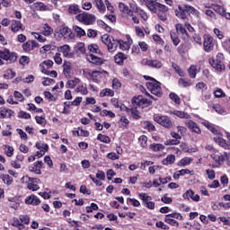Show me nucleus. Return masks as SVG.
I'll list each match as a JSON object with an SVG mask.
<instances>
[{"mask_svg": "<svg viewBox=\"0 0 230 230\" xmlns=\"http://www.w3.org/2000/svg\"><path fill=\"white\" fill-rule=\"evenodd\" d=\"M213 10L217 12V13H219V15H221L222 17H225L226 19H230V13H226L224 6L214 4Z\"/></svg>", "mask_w": 230, "mask_h": 230, "instance_id": "nucleus-26", "label": "nucleus"}, {"mask_svg": "<svg viewBox=\"0 0 230 230\" xmlns=\"http://www.w3.org/2000/svg\"><path fill=\"white\" fill-rule=\"evenodd\" d=\"M129 6L130 8L124 3L119 4V9L120 12H122V13H126L127 15H132V12H134L133 8H136V4H130Z\"/></svg>", "mask_w": 230, "mask_h": 230, "instance_id": "nucleus-17", "label": "nucleus"}, {"mask_svg": "<svg viewBox=\"0 0 230 230\" xmlns=\"http://www.w3.org/2000/svg\"><path fill=\"white\" fill-rule=\"evenodd\" d=\"M213 109L217 114H226V110L223 107H221L220 104H214Z\"/></svg>", "mask_w": 230, "mask_h": 230, "instance_id": "nucleus-63", "label": "nucleus"}, {"mask_svg": "<svg viewBox=\"0 0 230 230\" xmlns=\"http://www.w3.org/2000/svg\"><path fill=\"white\" fill-rule=\"evenodd\" d=\"M138 198L142 200V206L147 209H155V202L152 201L150 195L145 192L138 193Z\"/></svg>", "mask_w": 230, "mask_h": 230, "instance_id": "nucleus-8", "label": "nucleus"}, {"mask_svg": "<svg viewBox=\"0 0 230 230\" xmlns=\"http://www.w3.org/2000/svg\"><path fill=\"white\" fill-rule=\"evenodd\" d=\"M58 51H59V53H62V55H63V57H65V58H73V57L75 56L71 52V47L67 44L58 47Z\"/></svg>", "mask_w": 230, "mask_h": 230, "instance_id": "nucleus-15", "label": "nucleus"}, {"mask_svg": "<svg viewBox=\"0 0 230 230\" xmlns=\"http://www.w3.org/2000/svg\"><path fill=\"white\" fill-rule=\"evenodd\" d=\"M202 125H204V127H206L208 130H210V132H212V134H214L216 137H220V136H222L218 128H217L215 125H213L211 122L204 121L202 122Z\"/></svg>", "mask_w": 230, "mask_h": 230, "instance_id": "nucleus-22", "label": "nucleus"}, {"mask_svg": "<svg viewBox=\"0 0 230 230\" xmlns=\"http://www.w3.org/2000/svg\"><path fill=\"white\" fill-rule=\"evenodd\" d=\"M223 48L226 51L230 53V39L225 40V42H223Z\"/></svg>", "mask_w": 230, "mask_h": 230, "instance_id": "nucleus-64", "label": "nucleus"}, {"mask_svg": "<svg viewBox=\"0 0 230 230\" xmlns=\"http://www.w3.org/2000/svg\"><path fill=\"white\" fill-rule=\"evenodd\" d=\"M36 147L38 148V150H40V152H44L45 154L46 152H48V149L49 148L48 146V144H44V143H37Z\"/></svg>", "mask_w": 230, "mask_h": 230, "instance_id": "nucleus-58", "label": "nucleus"}, {"mask_svg": "<svg viewBox=\"0 0 230 230\" xmlns=\"http://www.w3.org/2000/svg\"><path fill=\"white\" fill-rule=\"evenodd\" d=\"M191 81H188L184 78H180L179 80V86L180 87H190Z\"/></svg>", "mask_w": 230, "mask_h": 230, "instance_id": "nucleus-57", "label": "nucleus"}, {"mask_svg": "<svg viewBox=\"0 0 230 230\" xmlns=\"http://www.w3.org/2000/svg\"><path fill=\"white\" fill-rule=\"evenodd\" d=\"M176 17L179 19H186L188 17V5H179L178 9L175 11Z\"/></svg>", "mask_w": 230, "mask_h": 230, "instance_id": "nucleus-19", "label": "nucleus"}, {"mask_svg": "<svg viewBox=\"0 0 230 230\" xmlns=\"http://www.w3.org/2000/svg\"><path fill=\"white\" fill-rule=\"evenodd\" d=\"M144 127H145V128H146V130H148L149 132H154V131H155V126H154V124H152V122H150V121H145V122H144Z\"/></svg>", "mask_w": 230, "mask_h": 230, "instance_id": "nucleus-62", "label": "nucleus"}, {"mask_svg": "<svg viewBox=\"0 0 230 230\" xmlns=\"http://www.w3.org/2000/svg\"><path fill=\"white\" fill-rule=\"evenodd\" d=\"M171 39L174 46H179L181 40H179V35L177 32H171Z\"/></svg>", "mask_w": 230, "mask_h": 230, "instance_id": "nucleus-54", "label": "nucleus"}, {"mask_svg": "<svg viewBox=\"0 0 230 230\" xmlns=\"http://www.w3.org/2000/svg\"><path fill=\"white\" fill-rule=\"evenodd\" d=\"M88 49L89 51H91V53H102V51H100V47L97 44H91L88 46Z\"/></svg>", "mask_w": 230, "mask_h": 230, "instance_id": "nucleus-56", "label": "nucleus"}, {"mask_svg": "<svg viewBox=\"0 0 230 230\" xmlns=\"http://www.w3.org/2000/svg\"><path fill=\"white\" fill-rule=\"evenodd\" d=\"M145 80H148L146 83V85L150 91L151 94H155V96H162L163 95V89L161 88V83L155 80L154 77L144 75Z\"/></svg>", "mask_w": 230, "mask_h": 230, "instance_id": "nucleus-2", "label": "nucleus"}, {"mask_svg": "<svg viewBox=\"0 0 230 230\" xmlns=\"http://www.w3.org/2000/svg\"><path fill=\"white\" fill-rule=\"evenodd\" d=\"M80 12H82V10H80V6L76 4H71L68 7V13L72 15H77Z\"/></svg>", "mask_w": 230, "mask_h": 230, "instance_id": "nucleus-39", "label": "nucleus"}, {"mask_svg": "<svg viewBox=\"0 0 230 230\" xmlns=\"http://www.w3.org/2000/svg\"><path fill=\"white\" fill-rule=\"evenodd\" d=\"M97 24L98 26H100V28H102V30H105V31H111V26L107 25V23H105V22L102 20H98Z\"/></svg>", "mask_w": 230, "mask_h": 230, "instance_id": "nucleus-59", "label": "nucleus"}, {"mask_svg": "<svg viewBox=\"0 0 230 230\" xmlns=\"http://www.w3.org/2000/svg\"><path fill=\"white\" fill-rule=\"evenodd\" d=\"M171 114H173V116H177V118H181V119H190L191 116L186 111H171Z\"/></svg>", "mask_w": 230, "mask_h": 230, "instance_id": "nucleus-32", "label": "nucleus"}, {"mask_svg": "<svg viewBox=\"0 0 230 230\" xmlns=\"http://www.w3.org/2000/svg\"><path fill=\"white\" fill-rule=\"evenodd\" d=\"M188 71H189V75L191 78H196L197 73H198L197 66L191 65Z\"/></svg>", "mask_w": 230, "mask_h": 230, "instance_id": "nucleus-55", "label": "nucleus"}, {"mask_svg": "<svg viewBox=\"0 0 230 230\" xmlns=\"http://www.w3.org/2000/svg\"><path fill=\"white\" fill-rule=\"evenodd\" d=\"M102 42L107 46V49L110 53H114V51L118 49V46H119L122 51H128V49H130V46H132L128 41L114 40V38L109 34L102 36Z\"/></svg>", "mask_w": 230, "mask_h": 230, "instance_id": "nucleus-1", "label": "nucleus"}, {"mask_svg": "<svg viewBox=\"0 0 230 230\" xmlns=\"http://www.w3.org/2000/svg\"><path fill=\"white\" fill-rule=\"evenodd\" d=\"M131 116L134 119H141V113L137 111V108L131 109Z\"/></svg>", "mask_w": 230, "mask_h": 230, "instance_id": "nucleus-60", "label": "nucleus"}, {"mask_svg": "<svg viewBox=\"0 0 230 230\" xmlns=\"http://www.w3.org/2000/svg\"><path fill=\"white\" fill-rule=\"evenodd\" d=\"M36 48H39V43L35 40H28L22 45V49L25 53H30V51H33Z\"/></svg>", "mask_w": 230, "mask_h": 230, "instance_id": "nucleus-18", "label": "nucleus"}, {"mask_svg": "<svg viewBox=\"0 0 230 230\" xmlns=\"http://www.w3.org/2000/svg\"><path fill=\"white\" fill-rule=\"evenodd\" d=\"M101 98H105V96L112 97L114 96V92L111 88L102 89L100 93Z\"/></svg>", "mask_w": 230, "mask_h": 230, "instance_id": "nucleus-44", "label": "nucleus"}, {"mask_svg": "<svg viewBox=\"0 0 230 230\" xmlns=\"http://www.w3.org/2000/svg\"><path fill=\"white\" fill-rule=\"evenodd\" d=\"M176 31L181 37H189L188 31H186V27L183 24L178 23L175 25Z\"/></svg>", "mask_w": 230, "mask_h": 230, "instance_id": "nucleus-35", "label": "nucleus"}, {"mask_svg": "<svg viewBox=\"0 0 230 230\" xmlns=\"http://www.w3.org/2000/svg\"><path fill=\"white\" fill-rule=\"evenodd\" d=\"M14 112L13 111L8 109V108H1L0 109V119H4L6 118H12L13 116Z\"/></svg>", "mask_w": 230, "mask_h": 230, "instance_id": "nucleus-30", "label": "nucleus"}, {"mask_svg": "<svg viewBox=\"0 0 230 230\" xmlns=\"http://www.w3.org/2000/svg\"><path fill=\"white\" fill-rule=\"evenodd\" d=\"M21 181L22 183H27V188L28 190H31V191H38V190L40 189V187H39V184H40V180L39 178H31L26 175L23 176Z\"/></svg>", "mask_w": 230, "mask_h": 230, "instance_id": "nucleus-4", "label": "nucleus"}, {"mask_svg": "<svg viewBox=\"0 0 230 230\" xmlns=\"http://www.w3.org/2000/svg\"><path fill=\"white\" fill-rule=\"evenodd\" d=\"M11 30L13 33H17V31H24V25L22 22L18 20H13L11 24Z\"/></svg>", "mask_w": 230, "mask_h": 230, "instance_id": "nucleus-25", "label": "nucleus"}, {"mask_svg": "<svg viewBox=\"0 0 230 230\" xmlns=\"http://www.w3.org/2000/svg\"><path fill=\"white\" fill-rule=\"evenodd\" d=\"M35 10H38L40 12H48L49 10V6L44 4L42 2H36L33 4Z\"/></svg>", "mask_w": 230, "mask_h": 230, "instance_id": "nucleus-37", "label": "nucleus"}, {"mask_svg": "<svg viewBox=\"0 0 230 230\" xmlns=\"http://www.w3.org/2000/svg\"><path fill=\"white\" fill-rule=\"evenodd\" d=\"M88 62H91L92 64H94L95 66H103L105 64V59L102 58H98L93 54H90L87 56Z\"/></svg>", "mask_w": 230, "mask_h": 230, "instance_id": "nucleus-24", "label": "nucleus"}, {"mask_svg": "<svg viewBox=\"0 0 230 230\" xmlns=\"http://www.w3.org/2000/svg\"><path fill=\"white\" fill-rule=\"evenodd\" d=\"M132 103H134V105H137V107H141V109H145V107L152 105V102H150L146 98H144L143 95L134 97L132 100Z\"/></svg>", "mask_w": 230, "mask_h": 230, "instance_id": "nucleus-11", "label": "nucleus"}, {"mask_svg": "<svg viewBox=\"0 0 230 230\" xmlns=\"http://www.w3.org/2000/svg\"><path fill=\"white\" fill-rule=\"evenodd\" d=\"M142 64L154 69H161L163 67V62L159 59H143Z\"/></svg>", "mask_w": 230, "mask_h": 230, "instance_id": "nucleus-13", "label": "nucleus"}, {"mask_svg": "<svg viewBox=\"0 0 230 230\" xmlns=\"http://www.w3.org/2000/svg\"><path fill=\"white\" fill-rule=\"evenodd\" d=\"M133 12L135 13H139V15L143 19V21H148V14H146V13L145 11L139 9V7L136 6L135 8H133Z\"/></svg>", "mask_w": 230, "mask_h": 230, "instance_id": "nucleus-42", "label": "nucleus"}, {"mask_svg": "<svg viewBox=\"0 0 230 230\" xmlns=\"http://www.w3.org/2000/svg\"><path fill=\"white\" fill-rule=\"evenodd\" d=\"M72 69H73V67L71 66V62L65 61L64 64H63V72H64V75L66 78L71 76Z\"/></svg>", "mask_w": 230, "mask_h": 230, "instance_id": "nucleus-34", "label": "nucleus"}, {"mask_svg": "<svg viewBox=\"0 0 230 230\" xmlns=\"http://www.w3.org/2000/svg\"><path fill=\"white\" fill-rule=\"evenodd\" d=\"M153 119L154 121L158 123V125L164 127V128H172V127H173V122L172 121V119H170V117L166 115L155 114Z\"/></svg>", "mask_w": 230, "mask_h": 230, "instance_id": "nucleus-6", "label": "nucleus"}, {"mask_svg": "<svg viewBox=\"0 0 230 230\" xmlns=\"http://www.w3.org/2000/svg\"><path fill=\"white\" fill-rule=\"evenodd\" d=\"M184 123L190 132H194V134H202V130H200L199 124H197L192 119H189L185 120Z\"/></svg>", "mask_w": 230, "mask_h": 230, "instance_id": "nucleus-12", "label": "nucleus"}, {"mask_svg": "<svg viewBox=\"0 0 230 230\" xmlns=\"http://www.w3.org/2000/svg\"><path fill=\"white\" fill-rule=\"evenodd\" d=\"M141 4H146V8L152 12V13H157V6L159 2L148 1V0H138Z\"/></svg>", "mask_w": 230, "mask_h": 230, "instance_id": "nucleus-14", "label": "nucleus"}, {"mask_svg": "<svg viewBox=\"0 0 230 230\" xmlns=\"http://www.w3.org/2000/svg\"><path fill=\"white\" fill-rule=\"evenodd\" d=\"M25 204H29L31 206H39V204H40V199L34 194H31L25 199Z\"/></svg>", "mask_w": 230, "mask_h": 230, "instance_id": "nucleus-29", "label": "nucleus"}, {"mask_svg": "<svg viewBox=\"0 0 230 230\" xmlns=\"http://www.w3.org/2000/svg\"><path fill=\"white\" fill-rule=\"evenodd\" d=\"M75 93H79L83 96H87V94H89V90L87 89V84L80 83L75 88Z\"/></svg>", "mask_w": 230, "mask_h": 230, "instance_id": "nucleus-28", "label": "nucleus"}, {"mask_svg": "<svg viewBox=\"0 0 230 230\" xmlns=\"http://www.w3.org/2000/svg\"><path fill=\"white\" fill-rule=\"evenodd\" d=\"M97 139H98V141H101L102 143H106V144L111 143V137H109V136H107V135L99 134L97 136Z\"/></svg>", "mask_w": 230, "mask_h": 230, "instance_id": "nucleus-52", "label": "nucleus"}, {"mask_svg": "<svg viewBox=\"0 0 230 230\" xmlns=\"http://www.w3.org/2000/svg\"><path fill=\"white\" fill-rule=\"evenodd\" d=\"M54 35L58 40H60V39H65V40H73V39H75V34H73V31L66 26H61L57 29Z\"/></svg>", "mask_w": 230, "mask_h": 230, "instance_id": "nucleus-3", "label": "nucleus"}, {"mask_svg": "<svg viewBox=\"0 0 230 230\" xmlns=\"http://www.w3.org/2000/svg\"><path fill=\"white\" fill-rule=\"evenodd\" d=\"M4 154L7 157H13V146H8V145H4Z\"/></svg>", "mask_w": 230, "mask_h": 230, "instance_id": "nucleus-46", "label": "nucleus"}, {"mask_svg": "<svg viewBox=\"0 0 230 230\" xmlns=\"http://www.w3.org/2000/svg\"><path fill=\"white\" fill-rule=\"evenodd\" d=\"M82 84V79L78 77H74L66 82V87H67L68 89H76V87H78V84Z\"/></svg>", "mask_w": 230, "mask_h": 230, "instance_id": "nucleus-27", "label": "nucleus"}, {"mask_svg": "<svg viewBox=\"0 0 230 230\" xmlns=\"http://www.w3.org/2000/svg\"><path fill=\"white\" fill-rule=\"evenodd\" d=\"M11 226L13 227H18V229H24V225H22L21 219L17 217L13 218Z\"/></svg>", "mask_w": 230, "mask_h": 230, "instance_id": "nucleus-47", "label": "nucleus"}, {"mask_svg": "<svg viewBox=\"0 0 230 230\" xmlns=\"http://www.w3.org/2000/svg\"><path fill=\"white\" fill-rule=\"evenodd\" d=\"M164 222L166 224H169V226H172L174 227H179V222H177V220L170 217V216H165Z\"/></svg>", "mask_w": 230, "mask_h": 230, "instance_id": "nucleus-48", "label": "nucleus"}, {"mask_svg": "<svg viewBox=\"0 0 230 230\" xmlns=\"http://www.w3.org/2000/svg\"><path fill=\"white\" fill-rule=\"evenodd\" d=\"M214 141L219 146H221V148H224L225 150H230V143L226 141V139H224L222 137V136H220V137H214Z\"/></svg>", "mask_w": 230, "mask_h": 230, "instance_id": "nucleus-23", "label": "nucleus"}, {"mask_svg": "<svg viewBox=\"0 0 230 230\" xmlns=\"http://www.w3.org/2000/svg\"><path fill=\"white\" fill-rule=\"evenodd\" d=\"M197 91H201L204 93V91L208 90V84H206L204 82H199L196 84Z\"/></svg>", "mask_w": 230, "mask_h": 230, "instance_id": "nucleus-61", "label": "nucleus"}, {"mask_svg": "<svg viewBox=\"0 0 230 230\" xmlns=\"http://www.w3.org/2000/svg\"><path fill=\"white\" fill-rule=\"evenodd\" d=\"M40 67L43 75H49V71L48 69H51V67H53V61L49 59L45 60L41 64H40Z\"/></svg>", "mask_w": 230, "mask_h": 230, "instance_id": "nucleus-21", "label": "nucleus"}, {"mask_svg": "<svg viewBox=\"0 0 230 230\" xmlns=\"http://www.w3.org/2000/svg\"><path fill=\"white\" fill-rule=\"evenodd\" d=\"M0 179H2L3 182L7 186H12V184H13V178H12L10 174H2Z\"/></svg>", "mask_w": 230, "mask_h": 230, "instance_id": "nucleus-38", "label": "nucleus"}, {"mask_svg": "<svg viewBox=\"0 0 230 230\" xmlns=\"http://www.w3.org/2000/svg\"><path fill=\"white\" fill-rule=\"evenodd\" d=\"M193 162V158L191 157H184L179 162V166H190Z\"/></svg>", "mask_w": 230, "mask_h": 230, "instance_id": "nucleus-50", "label": "nucleus"}, {"mask_svg": "<svg viewBox=\"0 0 230 230\" xmlns=\"http://www.w3.org/2000/svg\"><path fill=\"white\" fill-rule=\"evenodd\" d=\"M215 39L210 36L209 34L204 35V41H203V49L206 51V53H210V51H213L215 49Z\"/></svg>", "mask_w": 230, "mask_h": 230, "instance_id": "nucleus-10", "label": "nucleus"}, {"mask_svg": "<svg viewBox=\"0 0 230 230\" xmlns=\"http://www.w3.org/2000/svg\"><path fill=\"white\" fill-rule=\"evenodd\" d=\"M90 76L92 77L93 82L98 84L99 82H102V79L103 78V73L100 71H93L90 74Z\"/></svg>", "mask_w": 230, "mask_h": 230, "instance_id": "nucleus-33", "label": "nucleus"}, {"mask_svg": "<svg viewBox=\"0 0 230 230\" xmlns=\"http://www.w3.org/2000/svg\"><path fill=\"white\" fill-rule=\"evenodd\" d=\"M42 161L35 162L32 165L29 166V172L32 173H36V175H40L42 172L40 171L42 168Z\"/></svg>", "mask_w": 230, "mask_h": 230, "instance_id": "nucleus-20", "label": "nucleus"}, {"mask_svg": "<svg viewBox=\"0 0 230 230\" xmlns=\"http://www.w3.org/2000/svg\"><path fill=\"white\" fill-rule=\"evenodd\" d=\"M3 60L15 62L17 60V55H15V53L10 52V50L7 49H0V66L4 64Z\"/></svg>", "mask_w": 230, "mask_h": 230, "instance_id": "nucleus-9", "label": "nucleus"}, {"mask_svg": "<svg viewBox=\"0 0 230 230\" xmlns=\"http://www.w3.org/2000/svg\"><path fill=\"white\" fill-rule=\"evenodd\" d=\"M175 163V156L173 155H169L165 159L162 161V164L168 166V164H173Z\"/></svg>", "mask_w": 230, "mask_h": 230, "instance_id": "nucleus-43", "label": "nucleus"}, {"mask_svg": "<svg viewBox=\"0 0 230 230\" xmlns=\"http://www.w3.org/2000/svg\"><path fill=\"white\" fill-rule=\"evenodd\" d=\"M4 78H5V80H12V78H15V72L12 69H7L4 74Z\"/></svg>", "mask_w": 230, "mask_h": 230, "instance_id": "nucleus-51", "label": "nucleus"}, {"mask_svg": "<svg viewBox=\"0 0 230 230\" xmlns=\"http://www.w3.org/2000/svg\"><path fill=\"white\" fill-rule=\"evenodd\" d=\"M73 134L81 137H89V131L84 130L82 128H78L77 130L73 131Z\"/></svg>", "mask_w": 230, "mask_h": 230, "instance_id": "nucleus-41", "label": "nucleus"}, {"mask_svg": "<svg viewBox=\"0 0 230 230\" xmlns=\"http://www.w3.org/2000/svg\"><path fill=\"white\" fill-rule=\"evenodd\" d=\"M149 147L153 152H162V150H164V146L163 144H151Z\"/></svg>", "mask_w": 230, "mask_h": 230, "instance_id": "nucleus-49", "label": "nucleus"}, {"mask_svg": "<svg viewBox=\"0 0 230 230\" xmlns=\"http://www.w3.org/2000/svg\"><path fill=\"white\" fill-rule=\"evenodd\" d=\"M41 33L44 35V37H49V35L53 34V28H51L49 24L45 23L42 26Z\"/></svg>", "mask_w": 230, "mask_h": 230, "instance_id": "nucleus-36", "label": "nucleus"}, {"mask_svg": "<svg viewBox=\"0 0 230 230\" xmlns=\"http://www.w3.org/2000/svg\"><path fill=\"white\" fill-rule=\"evenodd\" d=\"M75 19L82 22L83 24H85L86 26H90L91 24H94L96 22V16L94 14H91L88 13H82L75 16Z\"/></svg>", "mask_w": 230, "mask_h": 230, "instance_id": "nucleus-7", "label": "nucleus"}, {"mask_svg": "<svg viewBox=\"0 0 230 230\" xmlns=\"http://www.w3.org/2000/svg\"><path fill=\"white\" fill-rule=\"evenodd\" d=\"M213 159L212 168H220L224 164L225 161H229L230 154L227 152H224L220 155H211Z\"/></svg>", "mask_w": 230, "mask_h": 230, "instance_id": "nucleus-5", "label": "nucleus"}, {"mask_svg": "<svg viewBox=\"0 0 230 230\" xmlns=\"http://www.w3.org/2000/svg\"><path fill=\"white\" fill-rule=\"evenodd\" d=\"M138 142L140 146H142V148H146V143H148V137L145 135H142L139 137Z\"/></svg>", "mask_w": 230, "mask_h": 230, "instance_id": "nucleus-53", "label": "nucleus"}, {"mask_svg": "<svg viewBox=\"0 0 230 230\" xmlns=\"http://www.w3.org/2000/svg\"><path fill=\"white\" fill-rule=\"evenodd\" d=\"M93 4L101 13H105V4L102 0H93Z\"/></svg>", "mask_w": 230, "mask_h": 230, "instance_id": "nucleus-40", "label": "nucleus"}, {"mask_svg": "<svg viewBox=\"0 0 230 230\" xmlns=\"http://www.w3.org/2000/svg\"><path fill=\"white\" fill-rule=\"evenodd\" d=\"M54 49H57V46L55 45H44L43 47L40 48V53H48V51H54Z\"/></svg>", "mask_w": 230, "mask_h": 230, "instance_id": "nucleus-45", "label": "nucleus"}, {"mask_svg": "<svg viewBox=\"0 0 230 230\" xmlns=\"http://www.w3.org/2000/svg\"><path fill=\"white\" fill-rule=\"evenodd\" d=\"M208 64L212 66L214 69L221 73V71L226 70V65H224L221 61H215V58H211L208 59Z\"/></svg>", "mask_w": 230, "mask_h": 230, "instance_id": "nucleus-16", "label": "nucleus"}, {"mask_svg": "<svg viewBox=\"0 0 230 230\" xmlns=\"http://www.w3.org/2000/svg\"><path fill=\"white\" fill-rule=\"evenodd\" d=\"M128 58V56L124 54L123 52H119L114 56V61L119 66H121V64H123V62H125V60H127Z\"/></svg>", "mask_w": 230, "mask_h": 230, "instance_id": "nucleus-31", "label": "nucleus"}]
</instances>
